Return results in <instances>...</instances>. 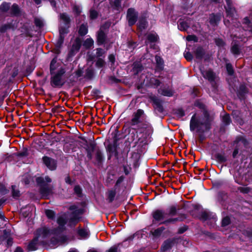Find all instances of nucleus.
<instances>
[{
	"label": "nucleus",
	"instance_id": "nucleus-20",
	"mask_svg": "<svg viewBox=\"0 0 252 252\" xmlns=\"http://www.w3.org/2000/svg\"><path fill=\"white\" fill-rule=\"evenodd\" d=\"M216 160L220 163H222L226 160V158L224 154L218 153L215 156Z\"/></svg>",
	"mask_w": 252,
	"mask_h": 252
},
{
	"label": "nucleus",
	"instance_id": "nucleus-62",
	"mask_svg": "<svg viewBox=\"0 0 252 252\" xmlns=\"http://www.w3.org/2000/svg\"><path fill=\"white\" fill-rule=\"evenodd\" d=\"M59 31L60 35H64V34L66 33V29L64 28H60Z\"/></svg>",
	"mask_w": 252,
	"mask_h": 252
},
{
	"label": "nucleus",
	"instance_id": "nucleus-6",
	"mask_svg": "<svg viewBox=\"0 0 252 252\" xmlns=\"http://www.w3.org/2000/svg\"><path fill=\"white\" fill-rule=\"evenodd\" d=\"M126 17L129 25L131 26L136 23L137 19L138 13L135 11L134 9L130 8L127 10Z\"/></svg>",
	"mask_w": 252,
	"mask_h": 252
},
{
	"label": "nucleus",
	"instance_id": "nucleus-35",
	"mask_svg": "<svg viewBox=\"0 0 252 252\" xmlns=\"http://www.w3.org/2000/svg\"><path fill=\"white\" fill-rule=\"evenodd\" d=\"M60 18L65 24L69 23L70 21L69 17L65 13L61 14Z\"/></svg>",
	"mask_w": 252,
	"mask_h": 252
},
{
	"label": "nucleus",
	"instance_id": "nucleus-34",
	"mask_svg": "<svg viewBox=\"0 0 252 252\" xmlns=\"http://www.w3.org/2000/svg\"><path fill=\"white\" fill-rule=\"evenodd\" d=\"M45 214L50 219H54L55 216V212L51 210H46L45 211Z\"/></svg>",
	"mask_w": 252,
	"mask_h": 252
},
{
	"label": "nucleus",
	"instance_id": "nucleus-45",
	"mask_svg": "<svg viewBox=\"0 0 252 252\" xmlns=\"http://www.w3.org/2000/svg\"><path fill=\"white\" fill-rule=\"evenodd\" d=\"M230 219L228 217H226L224 218L222 220V226H226L230 223Z\"/></svg>",
	"mask_w": 252,
	"mask_h": 252
},
{
	"label": "nucleus",
	"instance_id": "nucleus-12",
	"mask_svg": "<svg viewBox=\"0 0 252 252\" xmlns=\"http://www.w3.org/2000/svg\"><path fill=\"white\" fill-rule=\"evenodd\" d=\"M82 213V210H76L72 214V217L70 218L69 222L71 224H76L77 223L80 219L79 215Z\"/></svg>",
	"mask_w": 252,
	"mask_h": 252
},
{
	"label": "nucleus",
	"instance_id": "nucleus-41",
	"mask_svg": "<svg viewBox=\"0 0 252 252\" xmlns=\"http://www.w3.org/2000/svg\"><path fill=\"white\" fill-rule=\"evenodd\" d=\"M28 156V153L27 149H24L23 151L17 153V156L19 157H26Z\"/></svg>",
	"mask_w": 252,
	"mask_h": 252
},
{
	"label": "nucleus",
	"instance_id": "nucleus-33",
	"mask_svg": "<svg viewBox=\"0 0 252 252\" xmlns=\"http://www.w3.org/2000/svg\"><path fill=\"white\" fill-rule=\"evenodd\" d=\"M94 44V41L92 38H87L84 42V46L86 48H90L93 46Z\"/></svg>",
	"mask_w": 252,
	"mask_h": 252
},
{
	"label": "nucleus",
	"instance_id": "nucleus-17",
	"mask_svg": "<svg viewBox=\"0 0 252 252\" xmlns=\"http://www.w3.org/2000/svg\"><path fill=\"white\" fill-rule=\"evenodd\" d=\"M225 8L226 13L227 14V16H229L230 18H232V17H233L235 13V10L231 6V3H230V4H229V5H227V7Z\"/></svg>",
	"mask_w": 252,
	"mask_h": 252
},
{
	"label": "nucleus",
	"instance_id": "nucleus-4",
	"mask_svg": "<svg viewBox=\"0 0 252 252\" xmlns=\"http://www.w3.org/2000/svg\"><path fill=\"white\" fill-rule=\"evenodd\" d=\"M51 179L46 176L45 178L38 177L36 179V182L40 185V192L43 196L47 197L52 193V188L45 184V182L50 183Z\"/></svg>",
	"mask_w": 252,
	"mask_h": 252
},
{
	"label": "nucleus",
	"instance_id": "nucleus-7",
	"mask_svg": "<svg viewBox=\"0 0 252 252\" xmlns=\"http://www.w3.org/2000/svg\"><path fill=\"white\" fill-rule=\"evenodd\" d=\"M200 71L203 77L207 79L211 83H213L215 81L216 75L212 70L209 69L204 71L200 69Z\"/></svg>",
	"mask_w": 252,
	"mask_h": 252
},
{
	"label": "nucleus",
	"instance_id": "nucleus-29",
	"mask_svg": "<svg viewBox=\"0 0 252 252\" xmlns=\"http://www.w3.org/2000/svg\"><path fill=\"white\" fill-rule=\"evenodd\" d=\"M164 230V228L163 227H161L157 228V229H155L153 231H152V233L153 236L158 237L161 234V233Z\"/></svg>",
	"mask_w": 252,
	"mask_h": 252
},
{
	"label": "nucleus",
	"instance_id": "nucleus-31",
	"mask_svg": "<svg viewBox=\"0 0 252 252\" xmlns=\"http://www.w3.org/2000/svg\"><path fill=\"white\" fill-rule=\"evenodd\" d=\"M11 14L13 15H17L19 13V8L18 5L14 4L11 8Z\"/></svg>",
	"mask_w": 252,
	"mask_h": 252
},
{
	"label": "nucleus",
	"instance_id": "nucleus-51",
	"mask_svg": "<svg viewBox=\"0 0 252 252\" xmlns=\"http://www.w3.org/2000/svg\"><path fill=\"white\" fill-rule=\"evenodd\" d=\"M93 71L91 69H88L86 70V77L91 78L93 76Z\"/></svg>",
	"mask_w": 252,
	"mask_h": 252
},
{
	"label": "nucleus",
	"instance_id": "nucleus-19",
	"mask_svg": "<svg viewBox=\"0 0 252 252\" xmlns=\"http://www.w3.org/2000/svg\"><path fill=\"white\" fill-rule=\"evenodd\" d=\"M172 246V241L168 240L165 241L163 244H162L161 249L162 251H165L171 248Z\"/></svg>",
	"mask_w": 252,
	"mask_h": 252
},
{
	"label": "nucleus",
	"instance_id": "nucleus-24",
	"mask_svg": "<svg viewBox=\"0 0 252 252\" xmlns=\"http://www.w3.org/2000/svg\"><path fill=\"white\" fill-rule=\"evenodd\" d=\"M158 39V36L157 34L155 33H149L147 35V40L151 42H156Z\"/></svg>",
	"mask_w": 252,
	"mask_h": 252
},
{
	"label": "nucleus",
	"instance_id": "nucleus-43",
	"mask_svg": "<svg viewBox=\"0 0 252 252\" xmlns=\"http://www.w3.org/2000/svg\"><path fill=\"white\" fill-rule=\"evenodd\" d=\"M226 67L228 73L229 75H232L233 73V69L232 65L230 63H226Z\"/></svg>",
	"mask_w": 252,
	"mask_h": 252
},
{
	"label": "nucleus",
	"instance_id": "nucleus-59",
	"mask_svg": "<svg viewBox=\"0 0 252 252\" xmlns=\"http://www.w3.org/2000/svg\"><path fill=\"white\" fill-rule=\"evenodd\" d=\"M108 252H119L118 247L114 246L111 247L108 251Z\"/></svg>",
	"mask_w": 252,
	"mask_h": 252
},
{
	"label": "nucleus",
	"instance_id": "nucleus-28",
	"mask_svg": "<svg viewBox=\"0 0 252 252\" xmlns=\"http://www.w3.org/2000/svg\"><path fill=\"white\" fill-rule=\"evenodd\" d=\"M121 0H112L111 4L116 9H118L121 6Z\"/></svg>",
	"mask_w": 252,
	"mask_h": 252
},
{
	"label": "nucleus",
	"instance_id": "nucleus-48",
	"mask_svg": "<svg viewBox=\"0 0 252 252\" xmlns=\"http://www.w3.org/2000/svg\"><path fill=\"white\" fill-rule=\"evenodd\" d=\"M175 114L179 117H182L185 115V112L182 109H178L176 110Z\"/></svg>",
	"mask_w": 252,
	"mask_h": 252
},
{
	"label": "nucleus",
	"instance_id": "nucleus-56",
	"mask_svg": "<svg viewBox=\"0 0 252 252\" xmlns=\"http://www.w3.org/2000/svg\"><path fill=\"white\" fill-rule=\"evenodd\" d=\"M179 220L178 219V218H174V219H168V220H164L163 221H162L161 223H169V222H174V221H178Z\"/></svg>",
	"mask_w": 252,
	"mask_h": 252
},
{
	"label": "nucleus",
	"instance_id": "nucleus-50",
	"mask_svg": "<svg viewBox=\"0 0 252 252\" xmlns=\"http://www.w3.org/2000/svg\"><path fill=\"white\" fill-rule=\"evenodd\" d=\"M104 53V51L103 49L98 48L96 50V57H101Z\"/></svg>",
	"mask_w": 252,
	"mask_h": 252
},
{
	"label": "nucleus",
	"instance_id": "nucleus-1",
	"mask_svg": "<svg viewBox=\"0 0 252 252\" xmlns=\"http://www.w3.org/2000/svg\"><path fill=\"white\" fill-rule=\"evenodd\" d=\"M57 222L59 226L54 229H48L43 227L40 228L38 231L39 235L42 234L44 237H50V245L52 247L56 246L60 243H62L65 240V237L63 235L62 232L63 226L66 223V218L65 216H60L57 220Z\"/></svg>",
	"mask_w": 252,
	"mask_h": 252
},
{
	"label": "nucleus",
	"instance_id": "nucleus-49",
	"mask_svg": "<svg viewBox=\"0 0 252 252\" xmlns=\"http://www.w3.org/2000/svg\"><path fill=\"white\" fill-rule=\"evenodd\" d=\"M78 234L82 237H86L88 234V232L86 230L81 229L78 230Z\"/></svg>",
	"mask_w": 252,
	"mask_h": 252
},
{
	"label": "nucleus",
	"instance_id": "nucleus-53",
	"mask_svg": "<svg viewBox=\"0 0 252 252\" xmlns=\"http://www.w3.org/2000/svg\"><path fill=\"white\" fill-rule=\"evenodd\" d=\"M104 64V61L101 59H98L96 63V65L97 67H101Z\"/></svg>",
	"mask_w": 252,
	"mask_h": 252
},
{
	"label": "nucleus",
	"instance_id": "nucleus-25",
	"mask_svg": "<svg viewBox=\"0 0 252 252\" xmlns=\"http://www.w3.org/2000/svg\"><path fill=\"white\" fill-rule=\"evenodd\" d=\"M196 58L200 59L202 58L204 55V51L201 48H197L195 52Z\"/></svg>",
	"mask_w": 252,
	"mask_h": 252
},
{
	"label": "nucleus",
	"instance_id": "nucleus-18",
	"mask_svg": "<svg viewBox=\"0 0 252 252\" xmlns=\"http://www.w3.org/2000/svg\"><path fill=\"white\" fill-rule=\"evenodd\" d=\"M116 192V189L109 190L107 192V198L110 202H112L115 198Z\"/></svg>",
	"mask_w": 252,
	"mask_h": 252
},
{
	"label": "nucleus",
	"instance_id": "nucleus-21",
	"mask_svg": "<svg viewBox=\"0 0 252 252\" xmlns=\"http://www.w3.org/2000/svg\"><path fill=\"white\" fill-rule=\"evenodd\" d=\"M155 59L158 67L160 69H162L163 68V61L162 59L160 56L156 55Z\"/></svg>",
	"mask_w": 252,
	"mask_h": 252
},
{
	"label": "nucleus",
	"instance_id": "nucleus-11",
	"mask_svg": "<svg viewBox=\"0 0 252 252\" xmlns=\"http://www.w3.org/2000/svg\"><path fill=\"white\" fill-rule=\"evenodd\" d=\"M43 160L44 164L48 167L50 170H53L56 168V163L52 158H51L47 157H44L43 158Z\"/></svg>",
	"mask_w": 252,
	"mask_h": 252
},
{
	"label": "nucleus",
	"instance_id": "nucleus-42",
	"mask_svg": "<svg viewBox=\"0 0 252 252\" xmlns=\"http://www.w3.org/2000/svg\"><path fill=\"white\" fill-rule=\"evenodd\" d=\"M231 52L234 54H239L240 52L238 46L237 45H234L231 48Z\"/></svg>",
	"mask_w": 252,
	"mask_h": 252
},
{
	"label": "nucleus",
	"instance_id": "nucleus-64",
	"mask_svg": "<svg viewBox=\"0 0 252 252\" xmlns=\"http://www.w3.org/2000/svg\"><path fill=\"white\" fill-rule=\"evenodd\" d=\"M96 158L98 160H101L102 159V155L100 152L97 151L96 153Z\"/></svg>",
	"mask_w": 252,
	"mask_h": 252
},
{
	"label": "nucleus",
	"instance_id": "nucleus-23",
	"mask_svg": "<svg viewBox=\"0 0 252 252\" xmlns=\"http://www.w3.org/2000/svg\"><path fill=\"white\" fill-rule=\"evenodd\" d=\"M147 26V22L145 19H142L139 21L137 24L138 29L142 31L143 29H145Z\"/></svg>",
	"mask_w": 252,
	"mask_h": 252
},
{
	"label": "nucleus",
	"instance_id": "nucleus-47",
	"mask_svg": "<svg viewBox=\"0 0 252 252\" xmlns=\"http://www.w3.org/2000/svg\"><path fill=\"white\" fill-rule=\"evenodd\" d=\"M187 40L188 41H193L194 42H197V37L194 35H189L187 37Z\"/></svg>",
	"mask_w": 252,
	"mask_h": 252
},
{
	"label": "nucleus",
	"instance_id": "nucleus-32",
	"mask_svg": "<svg viewBox=\"0 0 252 252\" xmlns=\"http://www.w3.org/2000/svg\"><path fill=\"white\" fill-rule=\"evenodd\" d=\"M95 147V145L94 143H91L89 145L88 149L90 151H88V157L90 159L92 158L91 151L93 152L94 150Z\"/></svg>",
	"mask_w": 252,
	"mask_h": 252
},
{
	"label": "nucleus",
	"instance_id": "nucleus-36",
	"mask_svg": "<svg viewBox=\"0 0 252 252\" xmlns=\"http://www.w3.org/2000/svg\"><path fill=\"white\" fill-rule=\"evenodd\" d=\"M177 208L174 206H171L168 210V215L171 216H173L175 215L177 213Z\"/></svg>",
	"mask_w": 252,
	"mask_h": 252
},
{
	"label": "nucleus",
	"instance_id": "nucleus-52",
	"mask_svg": "<svg viewBox=\"0 0 252 252\" xmlns=\"http://www.w3.org/2000/svg\"><path fill=\"white\" fill-rule=\"evenodd\" d=\"M97 12L94 10H92L90 11V17L91 19H94L97 17Z\"/></svg>",
	"mask_w": 252,
	"mask_h": 252
},
{
	"label": "nucleus",
	"instance_id": "nucleus-55",
	"mask_svg": "<svg viewBox=\"0 0 252 252\" xmlns=\"http://www.w3.org/2000/svg\"><path fill=\"white\" fill-rule=\"evenodd\" d=\"M34 23L36 26L41 27L43 26V22L41 20H40L39 19H35L34 20Z\"/></svg>",
	"mask_w": 252,
	"mask_h": 252
},
{
	"label": "nucleus",
	"instance_id": "nucleus-61",
	"mask_svg": "<svg viewBox=\"0 0 252 252\" xmlns=\"http://www.w3.org/2000/svg\"><path fill=\"white\" fill-rule=\"evenodd\" d=\"M208 217H209V215L207 213H203L201 215V218L203 220H206L208 219Z\"/></svg>",
	"mask_w": 252,
	"mask_h": 252
},
{
	"label": "nucleus",
	"instance_id": "nucleus-3",
	"mask_svg": "<svg viewBox=\"0 0 252 252\" xmlns=\"http://www.w3.org/2000/svg\"><path fill=\"white\" fill-rule=\"evenodd\" d=\"M190 129L191 131L196 129L197 132L204 133L211 128V121L209 115L206 111L204 112L203 116L197 117L193 115L190 121Z\"/></svg>",
	"mask_w": 252,
	"mask_h": 252
},
{
	"label": "nucleus",
	"instance_id": "nucleus-44",
	"mask_svg": "<svg viewBox=\"0 0 252 252\" xmlns=\"http://www.w3.org/2000/svg\"><path fill=\"white\" fill-rule=\"evenodd\" d=\"M63 40H64V35H60V37L58 40V41L57 42V43H56V46L58 47H60L62 45V44H63Z\"/></svg>",
	"mask_w": 252,
	"mask_h": 252
},
{
	"label": "nucleus",
	"instance_id": "nucleus-27",
	"mask_svg": "<svg viewBox=\"0 0 252 252\" xmlns=\"http://www.w3.org/2000/svg\"><path fill=\"white\" fill-rule=\"evenodd\" d=\"M244 24L247 25L248 27L246 28V30L249 31L252 33V24L249 21L248 18L244 19Z\"/></svg>",
	"mask_w": 252,
	"mask_h": 252
},
{
	"label": "nucleus",
	"instance_id": "nucleus-40",
	"mask_svg": "<svg viewBox=\"0 0 252 252\" xmlns=\"http://www.w3.org/2000/svg\"><path fill=\"white\" fill-rule=\"evenodd\" d=\"M11 28V26L9 24H4L1 26L0 28V32H4L6 31L8 29Z\"/></svg>",
	"mask_w": 252,
	"mask_h": 252
},
{
	"label": "nucleus",
	"instance_id": "nucleus-54",
	"mask_svg": "<svg viewBox=\"0 0 252 252\" xmlns=\"http://www.w3.org/2000/svg\"><path fill=\"white\" fill-rule=\"evenodd\" d=\"M215 42L218 46H222L224 45L223 41L220 38L216 39Z\"/></svg>",
	"mask_w": 252,
	"mask_h": 252
},
{
	"label": "nucleus",
	"instance_id": "nucleus-22",
	"mask_svg": "<svg viewBox=\"0 0 252 252\" xmlns=\"http://www.w3.org/2000/svg\"><path fill=\"white\" fill-rule=\"evenodd\" d=\"M178 28L181 31H186L189 26L186 21H180L178 24Z\"/></svg>",
	"mask_w": 252,
	"mask_h": 252
},
{
	"label": "nucleus",
	"instance_id": "nucleus-60",
	"mask_svg": "<svg viewBox=\"0 0 252 252\" xmlns=\"http://www.w3.org/2000/svg\"><path fill=\"white\" fill-rule=\"evenodd\" d=\"M124 179V177H123V176L120 177L116 182V186H118L120 184H121L123 181Z\"/></svg>",
	"mask_w": 252,
	"mask_h": 252
},
{
	"label": "nucleus",
	"instance_id": "nucleus-58",
	"mask_svg": "<svg viewBox=\"0 0 252 252\" xmlns=\"http://www.w3.org/2000/svg\"><path fill=\"white\" fill-rule=\"evenodd\" d=\"M74 191L77 194H81V188L78 186H76L74 187Z\"/></svg>",
	"mask_w": 252,
	"mask_h": 252
},
{
	"label": "nucleus",
	"instance_id": "nucleus-39",
	"mask_svg": "<svg viewBox=\"0 0 252 252\" xmlns=\"http://www.w3.org/2000/svg\"><path fill=\"white\" fill-rule=\"evenodd\" d=\"M150 83L152 85L158 87L160 85V82L158 79L155 78H152L150 80Z\"/></svg>",
	"mask_w": 252,
	"mask_h": 252
},
{
	"label": "nucleus",
	"instance_id": "nucleus-46",
	"mask_svg": "<svg viewBox=\"0 0 252 252\" xmlns=\"http://www.w3.org/2000/svg\"><path fill=\"white\" fill-rule=\"evenodd\" d=\"M238 190L242 193H247L250 191V189L248 187H239Z\"/></svg>",
	"mask_w": 252,
	"mask_h": 252
},
{
	"label": "nucleus",
	"instance_id": "nucleus-13",
	"mask_svg": "<svg viewBox=\"0 0 252 252\" xmlns=\"http://www.w3.org/2000/svg\"><path fill=\"white\" fill-rule=\"evenodd\" d=\"M59 66L56 58L53 59L50 63V73L52 75L55 73V71Z\"/></svg>",
	"mask_w": 252,
	"mask_h": 252
},
{
	"label": "nucleus",
	"instance_id": "nucleus-5",
	"mask_svg": "<svg viewBox=\"0 0 252 252\" xmlns=\"http://www.w3.org/2000/svg\"><path fill=\"white\" fill-rule=\"evenodd\" d=\"M65 73L63 68H60L56 73L53 74L51 78V85L54 87H61L64 84L62 76Z\"/></svg>",
	"mask_w": 252,
	"mask_h": 252
},
{
	"label": "nucleus",
	"instance_id": "nucleus-10",
	"mask_svg": "<svg viewBox=\"0 0 252 252\" xmlns=\"http://www.w3.org/2000/svg\"><path fill=\"white\" fill-rule=\"evenodd\" d=\"M166 213L162 210H157L153 213V217L156 221L163 220L166 218Z\"/></svg>",
	"mask_w": 252,
	"mask_h": 252
},
{
	"label": "nucleus",
	"instance_id": "nucleus-14",
	"mask_svg": "<svg viewBox=\"0 0 252 252\" xmlns=\"http://www.w3.org/2000/svg\"><path fill=\"white\" fill-rule=\"evenodd\" d=\"M106 39V35L104 32L100 30L97 33V42L98 44H103Z\"/></svg>",
	"mask_w": 252,
	"mask_h": 252
},
{
	"label": "nucleus",
	"instance_id": "nucleus-38",
	"mask_svg": "<svg viewBox=\"0 0 252 252\" xmlns=\"http://www.w3.org/2000/svg\"><path fill=\"white\" fill-rule=\"evenodd\" d=\"M12 195L14 197H17L20 196L19 191L16 189V186H12Z\"/></svg>",
	"mask_w": 252,
	"mask_h": 252
},
{
	"label": "nucleus",
	"instance_id": "nucleus-2",
	"mask_svg": "<svg viewBox=\"0 0 252 252\" xmlns=\"http://www.w3.org/2000/svg\"><path fill=\"white\" fill-rule=\"evenodd\" d=\"M130 125L132 129L139 130V132L137 130L135 132H132L130 134L132 135V140H136L135 144L140 146L146 145L147 143V137L151 130V126L149 124L133 120H131Z\"/></svg>",
	"mask_w": 252,
	"mask_h": 252
},
{
	"label": "nucleus",
	"instance_id": "nucleus-15",
	"mask_svg": "<svg viewBox=\"0 0 252 252\" xmlns=\"http://www.w3.org/2000/svg\"><path fill=\"white\" fill-rule=\"evenodd\" d=\"M144 111L142 109H138L132 115L131 120L140 121V118L143 115Z\"/></svg>",
	"mask_w": 252,
	"mask_h": 252
},
{
	"label": "nucleus",
	"instance_id": "nucleus-26",
	"mask_svg": "<svg viewBox=\"0 0 252 252\" xmlns=\"http://www.w3.org/2000/svg\"><path fill=\"white\" fill-rule=\"evenodd\" d=\"M88 32V29L86 25L83 24L79 28V33L81 35H85Z\"/></svg>",
	"mask_w": 252,
	"mask_h": 252
},
{
	"label": "nucleus",
	"instance_id": "nucleus-63",
	"mask_svg": "<svg viewBox=\"0 0 252 252\" xmlns=\"http://www.w3.org/2000/svg\"><path fill=\"white\" fill-rule=\"evenodd\" d=\"M187 229V228L186 226H184L183 227L180 228L178 230L179 233L182 234L184 233L185 231H186Z\"/></svg>",
	"mask_w": 252,
	"mask_h": 252
},
{
	"label": "nucleus",
	"instance_id": "nucleus-37",
	"mask_svg": "<svg viewBox=\"0 0 252 252\" xmlns=\"http://www.w3.org/2000/svg\"><path fill=\"white\" fill-rule=\"evenodd\" d=\"M222 122L225 125H229L231 122L230 116L228 114H225L222 117Z\"/></svg>",
	"mask_w": 252,
	"mask_h": 252
},
{
	"label": "nucleus",
	"instance_id": "nucleus-8",
	"mask_svg": "<svg viewBox=\"0 0 252 252\" xmlns=\"http://www.w3.org/2000/svg\"><path fill=\"white\" fill-rule=\"evenodd\" d=\"M40 229H38L37 231V235H38L37 237L34 238L33 239V240L31 241L28 246V249L29 251H35L37 248V244H38V239L39 237H42L43 238H45L46 237H43V235L42 234L39 235V234L38 233V231Z\"/></svg>",
	"mask_w": 252,
	"mask_h": 252
},
{
	"label": "nucleus",
	"instance_id": "nucleus-9",
	"mask_svg": "<svg viewBox=\"0 0 252 252\" xmlns=\"http://www.w3.org/2000/svg\"><path fill=\"white\" fill-rule=\"evenodd\" d=\"M81 45V41L79 38H76L72 44L70 49L69 55L73 56L77 52L79 51Z\"/></svg>",
	"mask_w": 252,
	"mask_h": 252
},
{
	"label": "nucleus",
	"instance_id": "nucleus-16",
	"mask_svg": "<svg viewBox=\"0 0 252 252\" xmlns=\"http://www.w3.org/2000/svg\"><path fill=\"white\" fill-rule=\"evenodd\" d=\"M158 92L161 94L167 96H171L173 94L172 91L168 88H161L158 90Z\"/></svg>",
	"mask_w": 252,
	"mask_h": 252
},
{
	"label": "nucleus",
	"instance_id": "nucleus-57",
	"mask_svg": "<svg viewBox=\"0 0 252 252\" xmlns=\"http://www.w3.org/2000/svg\"><path fill=\"white\" fill-rule=\"evenodd\" d=\"M185 58L188 61H190L192 60V57L191 54L189 52H186L184 53Z\"/></svg>",
	"mask_w": 252,
	"mask_h": 252
},
{
	"label": "nucleus",
	"instance_id": "nucleus-30",
	"mask_svg": "<svg viewBox=\"0 0 252 252\" xmlns=\"http://www.w3.org/2000/svg\"><path fill=\"white\" fill-rule=\"evenodd\" d=\"M10 8V4L6 2H3L0 5V10L2 12H6Z\"/></svg>",
	"mask_w": 252,
	"mask_h": 252
}]
</instances>
